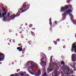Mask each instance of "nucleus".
Instances as JSON below:
<instances>
[{"mask_svg":"<svg viewBox=\"0 0 76 76\" xmlns=\"http://www.w3.org/2000/svg\"><path fill=\"white\" fill-rule=\"evenodd\" d=\"M31 66L28 67V69H31L32 72H34L35 71H34V70L33 67H34V66H35V62H31Z\"/></svg>","mask_w":76,"mask_h":76,"instance_id":"20e7f679","label":"nucleus"},{"mask_svg":"<svg viewBox=\"0 0 76 76\" xmlns=\"http://www.w3.org/2000/svg\"><path fill=\"white\" fill-rule=\"evenodd\" d=\"M49 24H50L51 26H52V22H51V18H50L49 19Z\"/></svg>","mask_w":76,"mask_h":76,"instance_id":"4468645a","label":"nucleus"},{"mask_svg":"<svg viewBox=\"0 0 76 76\" xmlns=\"http://www.w3.org/2000/svg\"><path fill=\"white\" fill-rule=\"evenodd\" d=\"M68 6H69V7H71V8H72V7L73 6H72V5H68Z\"/></svg>","mask_w":76,"mask_h":76,"instance_id":"5701e85b","label":"nucleus"},{"mask_svg":"<svg viewBox=\"0 0 76 76\" xmlns=\"http://www.w3.org/2000/svg\"><path fill=\"white\" fill-rule=\"evenodd\" d=\"M22 31L20 32V34H22Z\"/></svg>","mask_w":76,"mask_h":76,"instance_id":"37998d69","label":"nucleus"},{"mask_svg":"<svg viewBox=\"0 0 76 76\" xmlns=\"http://www.w3.org/2000/svg\"><path fill=\"white\" fill-rule=\"evenodd\" d=\"M69 16H71V15H72V14H69Z\"/></svg>","mask_w":76,"mask_h":76,"instance_id":"8fccbe9b","label":"nucleus"},{"mask_svg":"<svg viewBox=\"0 0 76 76\" xmlns=\"http://www.w3.org/2000/svg\"><path fill=\"white\" fill-rule=\"evenodd\" d=\"M50 31H52V28H50Z\"/></svg>","mask_w":76,"mask_h":76,"instance_id":"09e8293b","label":"nucleus"},{"mask_svg":"<svg viewBox=\"0 0 76 76\" xmlns=\"http://www.w3.org/2000/svg\"><path fill=\"white\" fill-rule=\"evenodd\" d=\"M28 43H29V42H28Z\"/></svg>","mask_w":76,"mask_h":76,"instance_id":"5fc2aeb1","label":"nucleus"},{"mask_svg":"<svg viewBox=\"0 0 76 76\" xmlns=\"http://www.w3.org/2000/svg\"><path fill=\"white\" fill-rule=\"evenodd\" d=\"M28 72L29 73H31V71H30L29 70H28Z\"/></svg>","mask_w":76,"mask_h":76,"instance_id":"a18cd8bd","label":"nucleus"},{"mask_svg":"<svg viewBox=\"0 0 76 76\" xmlns=\"http://www.w3.org/2000/svg\"><path fill=\"white\" fill-rule=\"evenodd\" d=\"M23 47V45H22L21 46V47H20V48H22V47Z\"/></svg>","mask_w":76,"mask_h":76,"instance_id":"c03bdc74","label":"nucleus"},{"mask_svg":"<svg viewBox=\"0 0 76 76\" xmlns=\"http://www.w3.org/2000/svg\"><path fill=\"white\" fill-rule=\"evenodd\" d=\"M68 72L67 73V75H72V70L69 69H68Z\"/></svg>","mask_w":76,"mask_h":76,"instance_id":"9d476101","label":"nucleus"},{"mask_svg":"<svg viewBox=\"0 0 76 76\" xmlns=\"http://www.w3.org/2000/svg\"><path fill=\"white\" fill-rule=\"evenodd\" d=\"M25 28H24V29H25Z\"/></svg>","mask_w":76,"mask_h":76,"instance_id":"864d4df0","label":"nucleus"},{"mask_svg":"<svg viewBox=\"0 0 76 76\" xmlns=\"http://www.w3.org/2000/svg\"><path fill=\"white\" fill-rule=\"evenodd\" d=\"M20 75L21 76H23V73H22L21 74H20L19 75V76H20Z\"/></svg>","mask_w":76,"mask_h":76,"instance_id":"7c9ffc66","label":"nucleus"},{"mask_svg":"<svg viewBox=\"0 0 76 76\" xmlns=\"http://www.w3.org/2000/svg\"><path fill=\"white\" fill-rule=\"evenodd\" d=\"M19 71H20V69H18L17 70V72H19Z\"/></svg>","mask_w":76,"mask_h":76,"instance_id":"72a5a7b5","label":"nucleus"},{"mask_svg":"<svg viewBox=\"0 0 76 76\" xmlns=\"http://www.w3.org/2000/svg\"><path fill=\"white\" fill-rule=\"evenodd\" d=\"M29 26L31 28V27H32V24H30Z\"/></svg>","mask_w":76,"mask_h":76,"instance_id":"c756f323","label":"nucleus"},{"mask_svg":"<svg viewBox=\"0 0 76 76\" xmlns=\"http://www.w3.org/2000/svg\"><path fill=\"white\" fill-rule=\"evenodd\" d=\"M50 75H52V76H54V75H53L52 74H50Z\"/></svg>","mask_w":76,"mask_h":76,"instance_id":"49530a36","label":"nucleus"},{"mask_svg":"<svg viewBox=\"0 0 76 76\" xmlns=\"http://www.w3.org/2000/svg\"><path fill=\"white\" fill-rule=\"evenodd\" d=\"M22 45L21 44H18V45H19V46H20V45Z\"/></svg>","mask_w":76,"mask_h":76,"instance_id":"ea45409f","label":"nucleus"},{"mask_svg":"<svg viewBox=\"0 0 76 76\" xmlns=\"http://www.w3.org/2000/svg\"><path fill=\"white\" fill-rule=\"evenodd\" d=\"M15 75H15V76H19V75H19V73H16L15 74Z\"/></svg>","mask_w":76,"mask_h":76,"instance_id":"473e14b6","label":"nucleus"},{"mask_svg":"<svg viewBox=\"0 0 76 76\" xmlns=\"http://www.w3.org/2000/svg\"><path fill=\"white\" fill-rule=\"evenodd\" d=\"M47 76V74L46 72H45L43 74V76Z\"/></svg>","mask_w":76,"mask_h":76,"instance_id":"6ab92c4d","label":"nucleus"},{"mask_svg":"<svg viewBox=\"0 0 76 76\" xmlns=\"http://www.w3.org/2000/svg\"><path fill=\"white\" fill-rule=\"evenodd\" d=\"M6 14H7V12H4L2 13V16H1V12H0V18H2V17L3 18H4L5 17V16L6 15Z\"/></svg>","mask_w":76,"mask_h":76,"instance_id":"0eeeda50","label":"nucleus"},{"mask_svg":"<svg viewBox=\"0 0 76 76\" xmlns=\"http://www.w3.org/2000/svg\"><path fill=\"white\" fill-rule=\"evenodd\" d=\"M30 7V4H28L27 5V8L25 10V11H26V10H28V9H29V7Z\"/></svg>","mask_w":76,"mask_h":76,"instance_id":"dca6fc26","label":"nucleus"},{"mask_svg":"<svg viewBox=\"0 0 76 76\" xmlns=\"http://www.w3.org/2000/svg\"><path fill=\"white\" fill-rule=\"evenodd\" d=\"M70 12H72V10L69 9V10H68L66 11V13L67 14H69V13H70Z\"/></svg>","mask_w":76,"mask_h":76,"instance_id":"ddd939ff","label":"nucleus"},{"mask_svg":"<svg viewBox=\"0 0 76 76\" xmlns=\"http://www.w3.org/2000/svg\"><path fill=\"white\" fill-rule=\"evenodd\" d=\"M30 74H31V75H34V73H33L32 72H31Z\"/></svg>","mask_w":76,"mask_h":76,"instance_id":"58836bf2","label":"nucleus"},{"mask_svg":"<svg viewBox=\"0 0 76 76\" xmlns=\"http://www.w3.org/2000/svg\"><path fill=\"white\" fill-rule=\"evenodd\" d=\"M53 59V56H52L50 58V62H51L52 61V59Z\"/></svg>","mask_w":76,"mask_h":76,"instance_id":"b1692460","label":"nucleus"},{"mask_svg":"<svg viewBox=\"0 0 76 76\" xmlns=\"http://www.w3.org/2000/svg\"><path fill=\"white\" fill-rule=\"evenodd\" d=\"M22 27L20 26L19 27V29H22Z\"/></svg>","mask_w":76,"mask_h":76,"instance_id":"79ce46f5","label":"nucleus"},{"mask_svg":"<svg viewBox=\"0 0 76 76\" xmlns=\"http://www.w3.org/2000/svg\"><path fill=\"white\" fill-rule=\"evenodd\" d=\"M54 23H56V24H57V21H55Z\"/></svg>","mask_w":76,"mask_h":76,"instance_id":"c9c22d12","label":"nucleus"},{"mask_svg":"<svg viewBox=\"0 0 76 76\" xmlns=\"http://www.w3.org/2000/svg\"><path fill=\"white\" fill-rule=\"evenodd\" d=\"M4 58V55L2 53L0 52V61H1Z\"/></svg>","mask_w":76,"mask_h":76,"instance_id":"39448f33","label":"nucleus"},{"mask_svg":"<svg viewBox=\"0 0 76 76\" xmlns=\"http://www.w3.org/2000/svg\"><path fill=\"white\" fill-rule=\"evenodd\" d=\"M61 64L62 65H64L65 64V63H64V61H61Z\"/></svg>","mask_w":76,"mask_h":76,"instance_id":"4be33fe9","label":"nucleus"},{"mask_svg":"<svg viewBox=\"0 0 76 76\" xmlns=\"http://www.w3.org/2000/svg\"><path fill=\"white\" fill-rule=\"evenodd\" d=\"M40 61H42V63H45V62H44V61H42V60H40Z\"/></svg>","mask_w":76,"mask_h":76,"instance_id":"e433bc0d","label":"nucleus"},{"mask_svg":"<svg viewBox=\"0 0 76 76\" xmlns=\"http://www.w3.org/2000/svg\"><path fill=\"white\" fill-rule=\"evenodd\" d=\"M25 10H22L21 12L20 13H20H23V12H25V11H26Z\"/></svg>","mask_w":76,"mask_h":76,"instance_id":"c85d7f7f","label":"nucleus"},{"mask_svg":"<svg viewBox=\"0 0 76 76\" xmlns=\"http://www.w3.org/2000/svg\"><path fill=\"white\" fill-rule=\"evenodd\" d=\"M31 61H28V62L27 63V65L28 66H29L30 64H31Z\"/></svg>","mask_w":76,"mask_h":76,"instance_id":"a211bd4d","label":"nucleus"},{"mask_svg":"<svg viewBox=\"0 0 76 76\" xmlns=\"http://www.w3.org/2000/svg\"><path fill=\"white\" fill-rule=\"evenodd\" d=\"M70 0H68L66 2L67 3H70Z\"/></svg>","mask_w":76,"mask_h":76,"instance_id":"cd10ccee","label":"nucleus"},{"mask_svg":"<svg viewBox=\"0 0 76 76\" xmlns=\"http://www.w3.org/2000/svg\"><path fill=\"white\" fill-rule=\"evenodd\" d=\"M74 65L73 66V67H75V65H76V63L75 62H74Z\"/></svg>","mask_w":76,"mask_h":76,"instance_id":"bb28decb","label":"nucleus"},{"mask_svg":"<svg viewBox=\"0 0 76 76\" xmlns=\"http://www.w3.org/2000/svg\"><path fill=\"white\" fill-rule=\"evenodd\" d=\"M41 73V70H39L37 72V73H36L35 74V76H40Z\"/></svg>","mask_w":76,"mask_h":76,"instance_id":"6e6552de","label":"nucleus"},{"mask_svg":"<svg viewBox=\"0 0 76 76\" xmlns=\"http://www.w3.org/2000/svg\"><path fill=\"white\" fill-rule=\"evenodd\" d=\"M15 76V74H12L10 76Z\"/></svg>","mask_w":76,"mask_h":76,"instance_id":"f704fd0d","label":"nucleus"},{"mask_svg":"<svg viewBox=\"0 0 76 76\" xmlns=\"http://www.w3.org/2000/svg\"><path fill=\"white\" fill-rule=\"evenodd\" d=\"M0 64H1V63H0Z\"/></svg>","mask_w":76,"mask_h":76,"instance_id":"603ef678","label":"nucleus"},{"mask_svg":"<svg viewBox=\"0 0 76 76\" xmlns=\"http://www.w3.org/2000/svg\"><path fill=\"white\" fill-rule=\"evenodd\" d=\"M31 34L33 36H35V33L34 32H32V31H31Z\"/></svg>","mask_w":76,"mask_h":76,"instance_id":"412c9836","label":"nucleus"},{"mask_svg":"<svg viewBox=\"0 0 76 76\" xmlns=\"http://www.w3.org/2000/svg\"><path fill=\"white\" fill-rule=\"evenodd\" d=\"M32 29H33V30H35V28H32Z\"/></svg>","mask_w":76,"mask_h":76,"instance_id":"a19ab883","label":"nucleus"},{"mask_svg":"<svg viewBox=\"0 0 76 76\" xmlns=\"http://www.w3.org/2000/svg\"><path fill=\"white\" fill-rule=\"evenodd\" d=\"M41 60H42H42H44V57H42V58L41 59Z\"/></svg>","mask_w":76,"mask_h":76,"instance_id":"4c0bfd02","label":"nucleus"},{"mask_svg":"<svg viewBox=\"0 0 76 76\" xmlns=\"http://www.w3.org/2000/svg\"><path fill=\"white\" fill-rule=\"evenodd\" d=\"M65 9H67L69 8V5H66L64 7Z\"/></svg>","mask_w":76,"mask_h":76,"instance_id":"f3484780","label":"nucleus"},{"mask_svg":"<svg viewBox=\"0 0 76 76\" xmlns=\"http://www.w3.org/2000/svg\"><path fill=\"white\" fill-rule=\"evenodd\" d=\"M2 10H3V12H5V11H6V9H5V8L2 7Z\"/></svg>","mask_w":76,"mask_h":76,"instance_id":"aec40b11","label":"nucleus"},{"mask_svg":"<svg viewBox=\"0 0 76 76\" xmlns=\"http://www.w3.org/2000/svg\"><path fill=\"white\" fill-rule=\"evenodd\" d=\"M18 12L15 15H14V16L12 18H11V19H10V20L9 19H7L8 18H9V16H8L7 15H6L5 16V17H4V19H3V21L4 22H6V20H8V22H9V21H10V20H12V19H15V17H18Z\"/></svg>","mask_w":76,"mask_h":76,"instance_id":"f03ea898","label":"nucleus"},{"mask_svg":"<svg viewBox=\"0 0 76 76\" xmlns=\"http://www.w3.org/2000/svg\"><path fill=\"white\" fill-rule=\"evenodd\" d=\"M54 75L55 76H58V75H60V74L58 72H55L54 73Z\"/></svg>","mask_w":76,"mask_h":76,"instance_id":"f8f14e48","label":"nucleus"},{"mask_svg":"<svg viewBox=\"0 0 76 76\" xmlns=\"http://www.w3.org/2000/svg\"><path fill=\"white\" fill-rule=\"evenodd\" d=\"M74 22L75 23V24H76V20L75 21H74Z\"/></svg>","mask_w":76,"mask_h":76,"instance_id":"3c124183","label":"nucleus"},{"mask_svg":"<svg viewBox=\"0 0 76 76\" xmlns=\"http://www.w3.org/2000/svg\"><path fill=\"white\" fill-rule=\"evenodd\" d=\"M72 76H73V75H72Z\"/></svg>","mask_w":76,"mask_h":76,"instance_id":"6e6d98bb","label":"nucleus"},{"mask_svg":"<svg viewBox=\"0 0 76 76\" xmlns=\"http://www.w3.org/2000/svg\"><path fill=\"white\" fill-rule=\"evenodd\" d=\"M54 67H55V65L54 64H50L48 68V73L51 72L53 70V69H54Z\"/></svg>","mask_w":76,"mask_h":76,"instance_id":"f257e3e1","label":"nucleus"},{"mask_svg":"<svg viewBox=\"0 0 76 76\" xmlns=\"http://www.w3.org/2000/svg\"><path fill=\"white\" fill-rule=\"evenodd\" d=\"M56 41L57 42H59L60 41V39H57Z\"/></svg>","mask_w":76,"mask_h":76,"instance_id":"2f4dec72","label":"nucleus"},{"mask_svg":"<svg viewBox=\"0 0 76 76\" xmlns=\"http://www.w3.org/2000/svg\"><path fill=\"white\" fill-rule=\"evenodd\" d=\"M53 42L55 45H57V42L56 41H54Z\"/></svg>","mask_w":76,"mask_h":76,"instance_id":"393cba45","label":"nucleus"},{"mask_svg":"<svg viewBox=\"0 0 76 76\" xmlns=\"http://www.w3.org/2000/svg\"><path fill=\"white\" fill-rule=\"evenodd\" d=\"M29 45H30H30H31V43H29Z\"/></svg>","mask_w":76,"mask_h":76,"instance_id":"de8ad7c7","label":"nucleus"},{"mask_svg":"<svg viewBox=\"0 0 76 76\" xmlns=\"http://www.w3.org/2000/svg\"><path fill=\"white\" fill-rule=\"evenodd\" d=\"M72 58L73 61H76V54H73L72 56Z\"/></svg>","mask_w":76,"mask_h":76,"instance_id":"423d86ee","label":"nucleus"},{"mask_svg":"<svg viewBox=\"0 0 76 76\" xmlns=\"http://www.w3.org/2000/svg\"><path fill=\"white\" fill-rule=\"evenodd\" d=\"M66 12H65L63 14H62L63 18H66Z\"/></svg>","mask_w":76,"mask_h":76,"instance_id":"2eb2a0df","label":"nucleus"},{"mask_svg":"<svg viewBox=\"0 0 76 76\" xmlns=\"http://www.w3.org/2000/svg\"><path fill=\"white\" fill-rule=\"evenodd\" d=\"M17 50H18L19 51H22V50H23V49L20 48V47L17 48Z\"/></svg>","mask_w":76,"mask_h":76,"instance_id":"9b49d317","label":"nucleus"},{"mask_svg":"<svg viewBox=\"0 0 76 76\" xmlns=\"http://www.w3.org/2000/svg\"><path fill=\"white\" fill-rule=\"evenodd\" d=\"M10 12H9L7 14V16H9V17L10 16Z\"/></svg>","mask_w":76,"mask_h":76,"instance_id":"a878e982","label":"nucleus"},{"mask_svg":"<svg viewBox=\"0 0 76 76\" xmlns=\"http://www.w3.org/2000/svg\"><path fill=\"white\" fill-rule=\"evenodd\" d=\"M26 2H24L22 6V8H20V10H18V12L17 13H18V16H20V14H18V13H19V12H21L22 10H23V9H26V7H27V5H26Z\"/></svg>","mask_w":76,"mask_h":76,"instance_id":"7ed1b4c3","label":"nucleus"},{"mask_svg":"<svg viewBox=\"0 0 76 76\" xmlns=\"http://www.w3.org/2000/svg\"><path fill=\"white\" fill-rule=\"evenodd\" d=\"M65 10L66 9H65L64 7H61L60 11L61 12H64Z\"/></svg>","mask_w":76,"mask_h":76,"instance_id":"1a4fd4ad","label":"nucleus"}]
</instances>
